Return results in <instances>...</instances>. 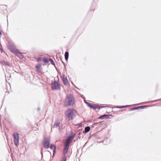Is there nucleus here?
Listing matches in <instances>:
<instances>
[{"instance_id":"obj_1","label":"nucleus","mask_w":161,"mask_h":161,"mask_svg":"<svg viewBox=\"0 0 161 161\" xmlns=\"http://www.w3.org/2000/svg\"><path fill=\"white\" fill-rule=\"evenodd\" d=\"M7 46L8 48L12 53L14 54L18 50L15 46L11 42H9L8 43Z\"/></svg>"},{"instance_id":"obj_2","label":"nucleus","mask_w":161,"mask_h":161,"mask_svg":"<svg viewBox=\"0 0 161 161\" xmlns=\"http://www.w3.org/2000/svg\"><path fill=\"white\" fill-rule=\"evenodd\" d=\"M70 143V136L68 137V139L67 140L65 144L64 147V149L63 153L64 154H65L67 153L68 150L69 149V146Z\"/></svg>"},{"instance_id":"obj_3","label":"nucleus","mask_w":161,"mask_h":161,"mask_svg":"<svg viewBox=\"0 0 161 161\" xmlns=\"http://www.w3.org/2000/svg\"><path fill=\"white\" fill-rule=\"evenodd\" d=\"M60 84L57 82L55 81L52 84V88L53 90H59L60 89Z\"/></svg>"},{"instance_id":"obj_4","label":"nucleus","mask_w":161,"mask_h":161,"mask_svg":"<svg viewBox=\"0 0 161 161\" xmlns=\"http://www.w3.org/2000/svg\"><path fill=\"white\" fill-rule=\"evenodd\" d=\"M14 143L15 145L17 146L19 143V135L18 133H14L13 134Z\"/></svg>"},{"instance_id":"obj_5","label":"nucleus","mask_w":161,"mask_h":161,"mask_svg":"<svg viewBox=\"0 0 161 161\" xmlns=\"http://www.w3.org/2000/svg\"><path fill=\"white\" fill-rule=\"evenodd\" d=\"M43 145L44 147L48 149L50 147V140L49 139H44L43 142Z\"/></svg>"},{"instance_id":"obj_6","label":"nucleus","mask_w":161,"mask_h":161,"mask_svg":"<svg viewBox=\"0 0 161 161\" xmlns=\"http://www.w3.org/2000/svg\"><path fill=\"white\" fill-rule=\"evenodd\" d=\"M14 54L16 55L20 59H22L24 57L23 53H21L20 51L18 49L16 51Z\"/></svg>"},{"instance_id":"obj_7","label":"nucleus","mask_w":161,"mask_h":161,"mask_svg":"<svg viewBox=\"0 0 161 161\" xmlns=\"http://www.w3.org/2000/svg\"><path fill=\"white\" fill-rule=\"evenodd\" d=\"M64 104L65 106H68L70 105V98L69 96H68L66 97L64 102Z\"/></svg>"},{"instance_id":"obj_8","label":"nucleus","mask_w":161,"mask_h":161,"mask_svg":"<svg viewBox=\"0 0 161 161\" xmlns=\"http://www.w3.org/2000/svg\"><path fill=\"white\" fill-rule=\"evenodd\" d=\"M88 106L94 109H100L101 108L106 107V106H99L95 104H91L90 103L89 104Z\"/></svg>"},{"instance_id":"obj_9","label":"nucleus","mask_w":161,"mask_h":161,"mask_svg":"<svg viewBox=\"0 0 161 161\" xmlns=\"http://www.w3.org/2000/svg\"><path fill=\"white\" fill-rule=\"evenodd\" d=\"M61 77L62 78L63 82L64 84L65 85H68L69 84L68 80L66 78L65 76L63 75L61 76Z\"/></svg>"},{"instance_id":"obj_10","label":"nucleus","mask_w":161,"mask_h":161,"mask_svg":"<svg viewBox=\"0 0 161 161\" xmlns=\"http://www.w3.org/2000/svg\"><path fill=\"white\" fill-rule=\"evenodd\" d=\"M65 117L66 119L69 120L70 117V109H68L65 113Z\"/></svg>"},{"instance_id":"obj_11","label":"nucleus","mask_w":161,"mask_h":161,"mask_svg":"<svg viewBox=\"0 0 161 161\" xmlns=\"http://www.w3.org/2000/svg\"><path fill=\"white\" fill-rule=\"evenodd\" d=\"M77 111L74 109L71 110V119L75 118L77 114Z\"/></svg>"},{"instance_id":"obj_12","label":"nucleus","mask_w":161,"mask_h":161,"mask_svg":"<svg viewBox=\"0 0 161 161\" xmlns=\"http://www.w3.org/2000/svg\"><path fill=\"white\" fill-rule=\"evenodd\" d=\"M147 107V106H141L138 107H135L133 108H131L130 110H137L140 109H142L146 107Z\"/></svg>"},{"instance_id":"obj_13","label":"nucleus","mask_w":161,"mask_h":161,"mask_svg":"<svg viewBox=\"0 0 161 161\" xmlns=\"http://www.w3.org/2000/svg\"><path fill=\"white\" fill-rule=\"evenodd\" d=\"M41 66V65L39 64H37L35 68L36 69V71L38 73L40 72L41 71V70L40 69V67Z\"/></svg>"},{"instance_id":"obj_14","label":"nucleus","mask_w":161,"mask_h":161,"mask_svg":"<svg viewBox=\"0 0 161 161\" xmlns=\"http://www.w3.org/2000/svg\"><path fill=\"white\" fill-rule=\"evenodd\" d=\"M50 147L51 149H53L54 150L53 151V156H54V155L55 153V150H56V146L54 144H51L50 146Z\"/></svg>"},{"instance_id":"obj_15","label":"nucleus","mask_w":161,"mask_h":161,"mask_svg":"<svg viewBox=\"0 0 161 161\" xmlns=\"http://www.w3.org/2000/svg\"><path fill=\"white\" fill-rule=\"evenodd\" d=\"M71 105H73L75 103V98L71 96Z\"/></svg>"},{"instance_id":"obj_16","label":"nucleus","mask_w":161,"mask_h":161,"mask_svg":"<svg viewBox=\"0 0 161 161\" xmlns=\"http://www.w3.org/2000/svg\"><path fill=\"white\" fill-rule=\"evenodd\" d=\"M69 54L68 52H66L65 53V58L66 60H67L69 57Z\"/></svg>"},{"instance_id":"obj_17","label":"nucleus","mask_w":161,"mask_h":161,"mask_svg":"<svg viewBox=\"0 0 161 161\" xmlns=\"http://www.w3.org/2000/svg\"><path fill=\"white\" fill-rule=\"evenodd\" d=\"M54 127L59 128V123L58 122H55L54 125Z\"/></svg>"},{"instance_id":"obj_18","label":"nucleus","mask_w":161,"mask_h":161,"mask_svg":"<svg viewBox=\"0 0 161 161\" xmlns=\"http://www.w3.org/2000/svg\"><path fill=\"white\" fill-rule=\"evenodd\" d=\"M90 127L89 126H87L85 129V132H87L90 131Z\"/></svg>"},{"instance_id":"obj_19","label":"nucleus","mask_w":161,"mask_h":161,"mask_svg":"<svg viewBox=\"0 0 161 161\" xmlns=\"http://www.w3.org/2000/svg\"><path fill=\"white\" fill-rule=\"evenodd\" d=\"M107 117H108V115L107 114H104L101 116L99 117V119H103L105 118H106Z\"/></svg>"},{"instance_id":"obj_20","label":"nucleus","mask_w":161,"mask_h":161,"mask_svg":"<svg viewBox=\"0 0 161 161\" xmlns=\"http://www.w3.org/2000/svg\"><path fill=\"white\" fill-rule=\"evenodd\" d=\"M43 61L45 64H48L49 62V60L47 58H45L43 59Z\"/></svg>"},{"instance_id":"obj_21","label":"nucleus","mask_w":161,"mask_h":161,"mask_svg":"<svg viewBox=\"0 0 161 161\" xmlns=\"http://www.w3.org/2000/svg\"><path fill=\"white\" fill-rule=\"evenodd\" d=\"M128 107V106H119L117 107L118 108H125Z\"/></svg>"},{"instance_id":"obj_22","label":"nucleus","mask_w":161,"mask_h":161,"mask_svg":"<svg viewBox=\"0 0 161 161\" xmlns=\"http://www.w3.org/2000/svg\"><path fill=\"white\" fill-rule=\"evenodd\" d=\"M49 61H50L51 63V64H54L53 60L52 59H51V58L49 59Z\"/></svg>"},{"instance_id":"obj_23","label":"nucleus","mask_w":161,"mask_h":161,"mask_svg":"<svg viewBox=\"0 0 161 161\" xmlns=\"http://www.w3.org/2000/svg\"><path fill=\"white\" fill-rule=\"evenodd\" d=\"M3 64L5 65H9L8 63L7 62H6L5 61H3Z\"/></svg>"},{"instance_id":"obj_24","label":"nucleus","mask_w":161,"mask_h":161,"mask_svg":"<svg viewBox=\"0 0 161 161\" xmlns=\"http://www.w3.org/2000/svg\"><path fill=\"white\" fill-rule=\"evenodd\" d=\"M41 60V59L40 58H38L37 59V61H39Z\"/></svg>"},{"instance_id":"obj_25","label":"nucleus","mask_w":161,"mask_h":161,"mask_svg":"<svg viewBox=\"0 0 161 161\" xmlns=\"http://www.w3.org/2000/svg\"><path fill=\"white\" fill-rule=\"evenodd\" d=\"M62 161H66V159L65 158H64L62 159Z\"/></svg>"},{"instance_id":"obj_26","label":"nucleus","mask_w":161,"mask_h":161,"mask_svg":"<svg viewBox=\"0 0 161 161\" xmlns=\"http://www.w3.org/2000/svg\"><path fill=\"white\" fill-rule=\"evenodd\" d=\"M49 153H50V155H51V153H50V152H49Z\"/></svg>"}]
</instances>
